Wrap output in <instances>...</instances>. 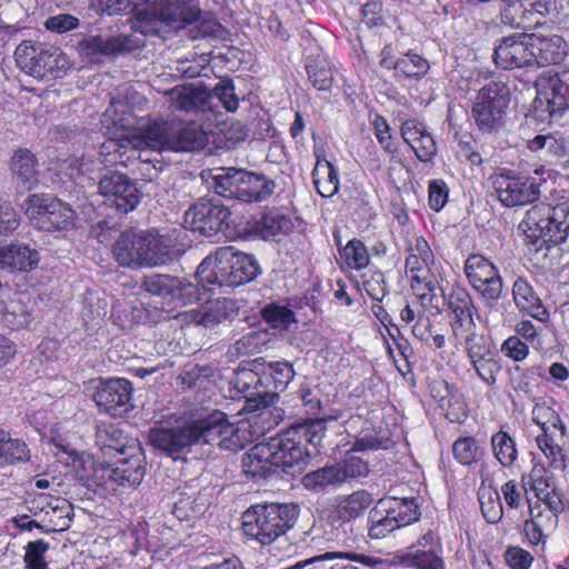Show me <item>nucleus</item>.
I'll return each instance as SVG.
<instances>
[{"mask_svg": "<svg viewBox=\"0 0 569 569\" xmlns=\"http://www.w3.org/2000/svg\"><path fill=\"white\" fill-rule=\"evenodd\" d=\"M532 421L540 428L546 427L559 428L561 435L566 436L568 432L567 426L558 415V412L547 406L546 403H536L532 408Z\"/></svg>", "mask_w": 569, "mask_h": 569, "instance_id": "52", "label": "nucleus"}, {"mask_svg": "<svg viewBox=\"0 0 569 569\" xmlns=\"http://www.w3.org/2000/svg\"><path fill=\"white\" fill-rule=\"evenodd\" d=\"M336 466L340 473V483L351 479L367 477L370 472L368 461L356 455H348L341 462L336 463Z\"/></svg>", "mask_w": 569, "mask_h": 569, "instance_id": "49", "label": "nucleus"}, {"mask_svg": "<svg viewBox=\"0 0 569 569\" xmlns=\"http://www.w3.org/2000/svg\"><path fill=\"white\" fill-rule=\"evenodd\" d=\"M24 563L27 569H48L46 553L49 550V543L42 539L30 541L24 547Z\"/></svg>", "mask_w": 569, "mask_h": 569, "instance_id": "57", "label": "nucleus"}, {"mask_svg": "<svg viewBox=\"0 0 569 569\" xmlns=\"http://www.w3.org/2000/svg\"><path fill=\"white\" fill-rule=\"evenodd\" d=\"M178 317H182L188 322L209 327L226 319V302L216 301L203 307L201 310L192 309L183 313H179Z\"/></svg>", "mask_w": 569, "mask_h": 569, "instance_id": "41", "label": "nucleus"}, {"mask_svg": "<svg viewBox=\"0 0 569 569\" xmlns=\"http://www.w3.org/2000/svg\"><path fill=\"white\" fill-rule=\"evenodd\" d=\"M24 210L30 222L43 231L71 230L78 218L70 204L49 194L29 196Z\"/></svg>", "mask_w": 569, "mask_h": 569, "instance_id": "8", "label": "nucleus"}, {"mask_svg": "<svg viewBox=\"0 0 569 569\" xmlns=\"http://www.w3.org/2000/svg\"><path fill=\"white\" fill-rule=\"evenodd\" d=\"M509 106V89L502 82L491 81L481 87L471 100V116L483 132L502 127Z\"/></svg>", "mask_w": 569, "mask_h": 569, "instance_id": "7", "label": "nucleus"}, {"mask_svg": "<svg viewBox=\"0 0 569 569\" xmlns=\"http://www.w3.org/2000/svg\"><path fill=\"white\" fill-rule=\"evenodd\" d=\"M536 101L550 116L569 109V67L553 74H542L536 81Z\"/></svg>", "mask_w": 569, "mask_h": 569, "instance_id": "16", "label": "nucleus"}, {"mask_svg": "<svg viewBox=\"0 0 569 569\" xmlns=\"http://www.w3.org/2000/svg\"><path fill=\"white\" fill-rule=\"evenodd\" d=\"M312 179L316 190L323 198L332 197L339 190L338 170L326 159L317 160L312 170Z\"/></svg>", "mask_w": 569, "mask_h": 569, "instance_id": "39", "label": "nucleus"}, {"mask_svg": "<svg viewBox=\"0 0 569 569\" xmlns=\"http://www.w3.org/2000/svg\"><path fill=\"white\" fill-rule=\"evenodd\" d=\"M262 316L273 328L288 329L295 322V313L286 306L270 305L263 308Z\"/></svg>", "mask_w": 569, "mask_h": 569, "instance_id": "60", "label": "nucleus"}, {"mask_svg": "<svg viewBox=\"0 0 569 569\" xmlns=\"http://www.w3.org/2000/svg\"><path fill=\"white\" fill-rule=\"evenodd\" d=\"M102 124L110 134L99 151L106 166H127L134 152L194 151L207 143L204 131L196 122L174 126L150 121L143 126L128 101L120 98L111 100Z\"/></svg>", "mask_w": 569, "mask_h": 569, "instance_id": "1", "label": "nucleus"}, {"mask_svg": "<svg viewBox=\"0 0 569 569\" xmlns=\"http://www.w3.org/2000/svg\"><path fill=\"white\" fill-rule=\"evenodd\" d=\"M217 99L229 112H234L239 107V99L234 93L233 82L229 79L221 80L210 92V101Z\"/></svg>", "mask_w": 569, "mask_h": 569, "instance_id": "59", "label": "nucleus"}, {"mask_svg": "<svg viewBox=\"0 0 569 569\" xmlns=\"http://www.w3.org/2000/svg\"><path fill=\"white\" fill-rule=\"evenodd\" d=\"M566 436L561 435L559 428H548L540 430L536 436V443L545 458L549 461L551 468H561L565 466Z\"/></svg>", "mask_w": 569, "mask_h": 569, "instance_id": "31", "label": "nucleus"}, {"mask_svg": "<svg viewBox=\"0 0 569 569\" xmlns=\"http://www.w3.org/2000/svg\"><path fill=\"white\" fill-rule=\"evenodd\" d=\"M347 552H323L321 555H312L319 559L312 562L311 569H359L350 559L346 558Z\"/></svg>", "mask_w": 569, "mask_h": 569, "instance_id": "61", "label": "nucleus"}, {"mask_svg": "<svg viewBox=\"0 0 569 569\" xmlns=\"http://www.w3.org/2000/svg\"><path fill=\"white\" fill-rule=\"evenodd\" d=\"M501 352L509 359L521 362L529 356V347L518 336L508 337L501 345Z\"/></svg>", "mask_w": 569, "mask_h": 569, "instance_id": "64", "label": "nucleus"}, {"mask_svg": "<svg viewBox=\"0 0 569 569\" xmlns=\"http://www.w3.org/2000/svg\"><path fill=\"white\" fill-rule=\"evenodd\" d=\"M29 510L33 516L42 518V532H60L69 529L72 522L73 509L69 501L66 499H51L48 497L39 496L32 501V507Z\"/></svg>", "mask_w": 569, "mask_h": 569, "instance_id": "19", "label": "nucleus"}, {"mask_svg": "<svg viewBox=\"0 0 569 569\" xmlns=\"http://www.w3.org/2000/svg\"><path fill=\"white\" fill-rule=\"evenodd\" d=\"M531 34L519 33L503 38L495 49L493 59L505 70L532 68Z\"/></svg>", "mask_w": 569, "mask_h": 569, "instance_id": "18", "label": "nucleus"}, {"mask_svg": "<svg viewBox=\"0 0 569 569\" xmlns=\"http://www.w3.org/2000/svg\"><path fill=\"white\" fill-rule=\"evenodd\" d=\"M372 501L371 493L366 490L339 496L333 505L332 515L342 522H349L362 516Z\"/></svg>", "mask_w": 569, "mask_h": 569, "instance_id": "33", "label": "nucleus"}, {"mask_svg": "<svg viewBox=\"0 0 569 569\" xmlns=\"http://www.w3.org/2000/svg\"><path fill=\"white\" fill-rule=\"evenodd\" d=\"M260 273L258 261L250 254L220 247L206 257L197 269L199 283L208 291L216 287H237L253 280Z\"/></svg>", "mask_w": 569, "mask_h": 569, "instance_id": "3", "label": "nucleus"}, {"mask_svg": "<svg viewBox=\"0 0 569 569\" xmlns=\"http://www.w3.org/2000/svg\"><path fill=\"white\" fill-rule=\"evenodd\" d=\"M143 233H122L113 244L112 253L118 263L122 267L142 268L147 256H143Z\"/></svg>", "mask_w": 569, "mask_h": 569, "instance_id": "29", "label": "nucleus"}, {"mask_svg": "<svg viewBox=\"0 0 569 569\" xmlns=\"http://www.w3.org/2000/svg\"><path fill=\"white\" fill-rule=\"evenodd\" d=\"M1 441L0 469L30 460V449L23 439L14 438L9 431L2 429Z\"/></svg>", "mask_w": 569, "mask_h": 569, "instance_id": "38", "label": "nucleus"}, {"mask_svg": "<svg viewBox=\"0 0 569 569\" xmlns=\"http://www.w3.org/2000/svg\"><path fill=\"white\" fill-rule=\"evenodd\" d=\"M269 341V335L261 330H251L239 338L233 347L239 356H251L261 352Z\"/></svg>", "mask_w": 569, "mask_h": 569, "instance_id": "50", "label": "nucleus"}, {"mask_svg": "<svg viewBox=\"0 0 569 569\" xmlns=\"http://www.w3.org/2000/svg\"><path fill=\"white\" fill-rule=\"evenodd\" d=\"M465 273L472 288L486 300L495 305L502 292V279L496 266L481 254H471L465 263Z\"/></svg>", "mask_w": 569, "mask_h": 569, "instance_id": "13", "label": "nucleus"}, {"mask_svg": "<svg viewBox=\"0 0 569 569\" xmlns=\"http://www.w3.org/2000/svg\"><path fill=\"white\" fill-rule=\"evenodd\" d=\"M40 256L36 249L21 242L0 246V268L8 271L31 270L39 263Z\"/></svg>", "mask_w": 569, "mask_h": 569, "instance_id": "28", "label": "nucleus"}, {"mask_svg": "<svg viewBox=\"0 0 569 569\" xmlns=\"http://www.w3.org/2000/svg\"><path fill=\"white\" fill-rule=\"evenodd\" d=\"M519 229L532 243H561L569 234V208L548 203L532 206L525 214Z\"/></svg>", "mask_w": 569, "mask_h": 569, "instance_id": "5", "label": "nucleus"}, {"mask_svg": "<svg viewBox=\"0 0 569 569\" xmlns=\"http://www.w3.org/2000/svg\"><path fill=\"white\" fill-rule=\"evenodd\" d=\"M413 547L395 555L397 561L408 568L443 569V561L436 550H413Z\"/></svg>", "mask_w": 569, "mask_h": 569, "instance_id": "40", "label": "nucleus"}, {"mask_svg": "<svg viewBox=\"0 0 569 569\" xmlns=\"http://www.w3.org/2000/svg\"><path fill=\"white\" fill-rule=\"evenodd\" d=\"M529 39L531 51L535 53L532 68L560 63L568 53L566 41L558 34L542 37L532 33Z\"/></svg>", "mask_w": 569, "mask_h": 569, "instance_id": "25", "label": "nucleus"}, {"mask_svg": "<svg viewBox=\"0 0 569 569\" xmlns=\"http://www.w3.org/2000/svg\"><path fill=\"white\" fill-rule=\"evenodd\" d=\"M36 156L26 148L18 149L11 157V171L14 181L23 190H31L38 184Z\"/></svg>", "mask_w": 569, "mask_h": 569, "instance_id": "32", "label": "nucleus"}, {"mask_svg": "<svg viewBox=\"0 0 569 569\" xmlns=\"http://www.w3.org/2000/svg\"><path fill=\"white\" fill-rule=\"evenodd\" d=\"M432 261H425L418 254H411L406 259V272L411 281L415 295L426 310L440 311L443 302V290L439 287L437 277L430 269Z\"/></svg>", "mask_w": 569, "mask_h": 569, "instance_id": "11", "label": "nucleus"}, {"mask_svg": "<svg viewBox=\"0 0 569 569\" xmlns=\"http://www.w3.org/2000/svg\"><path fill=\"white\" fill-rule=\"evenodd\" d=\"M18 67L38 79L60 77L68 68L67 57L54 47L22 41L14 51Z\"/></svg>", "mask_w": 569, "mask_h": 569, "instance_id": "10", "label": "nucleus"}, {"mask_svg": "<svg viewBox=\"0 0 569 569\" xmlns=\"http://www.w3.org/2000/svg\"><path fill=\"white\" fill-rule=\"evenodd\" d=\"M307 73L312 86L319 91H328L333 83L331 68L326 62H312L307 64Z\"/></svg>", "mask_w": 569, "mask_h": 569, "instance_id": "58", "label": "nucleus"}, {"mask_svg": "<svg viewBox=\"0 0 569 569\" xmlns=\"http://www.w3.org/2000/svg\"><path fill=\"white\" fill-rule=\"evenodd\" d=\"M258 375L250 369H242L236 372L232 385L238 392L246 398L243 410L257 411L266 408L271 398L268 393L253 392L251 389L259 382Z\"/></svg>", "mask_w": 569, "mask_h": 569, "instance_id": "36", "label": "nucleus"}, {"mask_svg": "<svg viewBox=\"0 0 569 569\" xmlns=\"http://www.w3.org/2000/svg\"><path fill=\"white\" fill-rule=\"evenodd\" d=\"M212 189L222 197L243 202H260L274 191L276 183L262 173L236 168H219L212 176Z\"/></svg>", "mask_w": 569, "mask_h": 569, "instance_id": "6", "label": "nucleus"}, {"mask_svg": "<svg viewBox=\"0 0 569 569\" xmlns=\"http://www.w3.org/2000/svg\"><path fill=\"white\" fill-rule=\"evenodd\" d=\"M512 296L516 306L539 321L548 318V311L540 298L525 278H517L512 286Z\"/></svg>", "mask_w": 569, "mask_h": 569, "instance_id": "35", "label": "nucleus"}, {"mask_svg": "<svg viewBox=\"0 0 569 569\" xmlns=\"http://www.w3.org/2000/svg\"><path fill=\"white\" fill-rule=\"evenodd\" d=\"M143 286L149 293L166 299H174L179 297L181 292L179 280L166 274H153L146 277Z\"/></svg>", "mask_w": 569, "mask_h": 569, "instance_id": "44", "label": "nucleus"}, {"mask_svg": "<svg viewBox=\"0 0 569 569\" xmlns=\"http://www.w3.org/2000/svg\"><path fill=\"white\" fill-rule=\"evenodd\" d=\"M128 46L127 37L90 36L78 43L79 53L90 61H100L101 58L122 52Z\"/></svg>", "mask_w": 569, "mask_h": 569, "instance_id": "30", "label": "nucleus"}, {"mask_svg": "<svg viewBox=\"0 0 569 569\" xmlns=\"http://www.w3.org/2000/svg\"><path fill=\"white\" fill-rule=\"evenodd\" d=\"M379 510L392 517L399 529L416 522L420 517L419 507L415 498L388 497L378 501Z\"/></svg>", "mask_w": 569, "mask_h": 569, "instance_id": "34", "label": "nucleus"}, {"mask_svg": "<svg viewBox=\"0 0 569 569\" xmlns=\"http://www.w3.org/2000/svg\"><path fill=\"white\" fill-rule=\"evenodd\" d=\"M326 431L325 419H307L271 438L270 445L279 469L288 473L302 471L317 453Z\"/></svg>", "mask_w": 569, "mask_h": 569, "instance_id": "2", "label": "nucleus"}, {"mask_svg": "<svg viewBox=\"0 0 569 569\" xmlns=\"http://www.w3.org/2000/svg\"><path fill=\"white\" fill-rule=\"evenodd\" d=\"M346 264L356 270L366 268L370 258L367 247L359 240H350L341 251Z\"/></svg>", "mask_w": 569, "mask_h": 569, "instance_id": "55", "label": "nucleus"}, {"mask_svg": "<svg viewBox=\"0 0 569 569\" xmlns=\"http://www.w3.org/2000/svg\"><path fill=\"white\" fill-rule=\"evenodd\" d=\"M339 470L336 465L326 466L302 477V485L307 489L322 490L328 486L340 483Z\"/></svg>", "mask_w": 569, "mask_h": 569, "instance_id": "47", "label": "nucleus"}, {"mask_svg": "<svg viewBox=\"0 0 569 569\" xmlns=\"http://www.w3.org/2000/svg\"><path fill=\"white\" fill-rule=\"evenodd\" d=\"M490 442L493 456L499 463L502 467L513 466L518 458V451L511 436L503 430H499L491 436Z\"/></svg>", "mask_w": 569, "mask_h": 569, "instance_id": "42", "label": "nucleus"}, {"mask_svg": "<svg viewBox=\"0 0 569 569\" xmlns=\"http://www.w3.org/2000/svg\"><path fill=\"white\" fill-rule=\"evenodd\" d=\"M21 223L18 210L9 201H0V237H9Z\"/></svg>", "mask_w": 569, "mask_h": 569, "instance_id": "62", "label": "nucleus"}, {"mask_svg": "<svg viewBox=\"0 0 569 569\" xmlns=\"http://www.w3.org/2000/svg\"><path fill=\"white\" fill-rule=\"evenodd\" d=\"M527 500L529 517L523 521V531L529 543L538 546L556 530L559 521L558 517L561 512H555L548 507H542L539 501Z\"/></svg>", "mask_w": 569, "mask_h": 569, "instance_id": "23", "label": "nucleus"}, {"mask_svg": "<svg viewBox=\"0 0 569 569\" xmlns=\"http://www.w3.org/2000/svg\"><path fill=\"white\" fill-rule=\"evenodd\" d=\"M150 443L170 455L181 452L196 445L191 421L178 428H152L149 432Z\"/></svg>", "mask_w": 569, "mask_h": 569, "instance_id": "24", "label": "nucleus"}, {"mask_svg": "<svg viewBox=\"0 0 569 569\" xmlns=\"http://www.w3.org/2000/svg\"><path fill=\"white\" fill-rule=\"evenodd\" d=\"M527 148L540 159L548 160L560 154V142L551 133L538 134L527 141Z\"/></svg>", "mask_w": 569, "mask_h": 569, "instance_id": "51", "label": "nucleus"}, {"mask_svg": "<svg viewBox=\"0 0 569 569\" xmlns=\"http://www.w3.org/2000/svg\"><path fill=\"white\" fill-rule=\"evenodd\" d=\"M452 453L459 463L471 466L480 459L483 450L473 437H460L452 445Z\"/></svg>", "mask_w": 569, "mask_h": 569, "instance_id": "48", "label": "nucleus"}, {"mask_svg": "<svg viewBox=\"0 0 569 569\" xmlns=\"http://www.w3.org/2000/svg\"><path fill=\"white\" fill-rule=\"evenodd\" d=\"M299 516L295 503L256 505L244 511L242 529L247 537L270 545L291 529Z\"/></svg>", "mask_w": 569, "mask_h": 569, "instance_id": "4", "label": "nucleus"}, {"mask_svg": "<svg viewBox=\"0 0 569 569\" xmlns=\"http://www.w3.org/2000/svg\"><path fill=\"white\" fill-rule=\"evenodd\" d=\"M97 406L111 415L120 417L132 408V385L123 378L101 381L93 393Z\"/></svg>", "mask_w": 569, "mask_h": 569, "instance_id": "17", "label": "nucleus"}, {"mask_svg": "<svg viewBox=\"0 0 569 569\" xmlns=\"http://www.w3.org/2000/svg\"><path fill=\"white\" fill-rule=\"evenodd\" d=\"M170 107L174 111L196 112L210 103V91L201 86H177L168 92Z\"/></svg>", "mask_w": 569, "mask_h": 569, "instance_id": "27", "label": "nucleus"}, {"mask_svg": "<svg viewBox=\"0 0 569 569\" xmlns=\"http://www.w3.org/2000/svg\"><path fill=\"white\" fill-rule=\"evenodd\" d=\"M492 186L498 199L506 207L525 206L540 197L539 182L532 177L499 173L493 177Z\"/></svg>", "mask_w": 569, "mask_h": 569, "instance_id": "14", "label": "nucleus"}, {"mask_svg": "<svg viewBox=\"0 0 569 569\" xmlns=\"http://www.w3.org/2000/svg\"><path fill=\"white\" fill-rule=\"evenodd\" d=\"M190 421L196 445L234 451L241 449L246 442V438L240 435V429L230 422L222 411L216 410Z\"/></svg>", "mask_w": 569, "mask_h": 569, "instance_id": "9", "label": "nucleus"}, {"mask_svg": "<svg viewBox=\"0 0 569 569\" xmlns=\"http://www.w3.org/2000/svg\"><path fill=\"white\" fill-rule=\"evenodd\" d=\"M448 307L453 315L451 329L458 343H467L475 337H485L477 331L473 320V302L466 289L453 288L448 295Z\"/></svg>", "mask_w": 569, "mask_h": 569, "instance_id": "15", "label": "nucleus"}, {"mask_svg": "<svg viewBox=\"0 0 569 569\" xmlns=\"http://www.w3.org/2000/svg\"><path fill=\"white\" fill-rule=\"evenodd\" d=\"M393 69L408 78H421L427 73L429 63L419 54L408 53L393 63Z\"/></svg>", "mask_w": 569, "mask_h": 569, "instance_id": "53", "label": "nucleus"}, {"mask_svg": "<svg viewBox=\"0 0 569 569\" xmlns=\"http://www.w3.org/2000/svg\"><path fill=\"white\" fill-rule=\"evenodd\" d=\"M463 347L467 358L479 379L488 386L495 385L501 366L486 337H475L463 343Z\"/></svg>", "mask_w": 569, "mask_h": 569, "instance_id": "22", "label": "nucleus"}, {"mask_svg": "<svg viewBox=\"0 0 569 569\" xmlns=\"http://www.w3.org/2000/svg\"><path fill=\"white\" fill-rule=\"evenodd\" d=\"M399 529V525H396L392 521V517L379 510V503L377 502L376 507L370 512V527H369V536L372 539H382L387 537L389 533Z\"/></svg>", "mask_w": 569, "mask_h": 569, "instance_id": "56", "label": "nucleus"}, {"mask_svg": "<svg viewBox=\"0 0 569 569\" xmlns=\"http://www.w3.org/2000/svg\"><path fill=\"white\" fill-rule=\"evenodd\" d=\"M556 485L553 473L543 463H535L528 476L522 478V488H528L535 495Z\"/></svg>", "mask_w": 569, "mask_h": 569, "instance_id": "46", "label": "nucleus"}, {"mask_svg": "<svg viewBox=\"0 0 569 569\" xmlns=\"http://www.w3.org/2000/svg\"><path fill=\"white\" fill-rule=\"evenodd\" d=\"M97 443L101 448L120 450L124 446L123 431L116 423H100L96 431Z\"/></svg>", "mask_w": 569, "mask_h": 569, "instance_id": "54", "label": "nucleus"}, {"mask_svg": "<svg viewBox=\"0 0 569 569\" xmlns=\"http://www.w3.org/2000/svg\"><path fill=\"white\" fill-rule=\"evenodd\" d=\"M144 477V468L141 460L130 459L120 461L117 465L102 466L96 470V478L109 490L121 492L123 488L139 486Z\"/></svg>", "mask_w": 569, "mask_h": 569, "instance_id": "20", "label": "nucleus"}, {"mask_svg": "<svg viewBox=\"0 0 569 569\" xmlns=\"http://www.w3.org/2000/svg\"><path fill=\"white\" fill-rule=\"evenodd\" d=\"M333 539L332 531L330 533L326 532L322 527H312L309 532L306 533L303 538V543L310 549L313 555H318L317 552H328V545Z\"/></svg>", "mask_w": 569, "mask_h": 569, "instance_id": "63", "label": "nucleus"}, {"mask_svg": "<svg viewBox=\"0 0 569 569\" xmlns=\"http://www.w3.org/2000/svg\"><path fill=\"white\" fill-rule=\"evenodd\" d=\"M99 192L111 206L126 213L133 210L140 202L138 188L120 172H111L100 179Z\"/></svg>", "mask_w": 569, "mask_h": 569, "instance_id": "21", "label": "nucleus"}, {"mask_svg": "<svg viewBox=\"0 0 569 569\" xmlns=\"http://www.w3.org/2000/svg\"><path fill=\"white\" fill-rule=\"evenodd\" d=\"M231 212L219 200L199 199L184 212V226L206 237H212L229 226Z\"/></svg>", "mask_w": 569, "mask_h": 569, "instance_id": "12", "label": "nucleus"}, {"mask_svg": "<svg viewBox=\"0 0 569 569\" xmlns=\"http://www.w3.org/2000/svg\"><path fill=\"white\" fill-rule=\"evenodd\" d=\"M479 503L482 516L489 523H497L503 515L499 492L491 486H481L478 491Z\"/></svg>", "mask_w": 569, "mask_h": 569, "instance_id": "43", "label": "nucleus"}, {"mask_svg": "<svg viewBox=\"0 0 569 569\" xmlns=\"http://www.w3.org/2000/svg\"><path fill=\"white\" fill-rule=\"evenodd\" d=\"M291 226L290 218L273 210L262 216L259 222V231L263 239H272L279 234L288 233Z\"/></svg>", "mask_w": 569, "mask_h": 569, "instance_id": "45", "label": "nucleus"}, {"mask_svg": "<svg viewBox=\"0 0 569 569\" xmlns=\"http://www.w3.org/2000/svg\"><path fill=\"white\" fill-rule=\"evenodd\" d=\"M242 469L252 479L267 478L279 470L270 441L254 445L242 458Z\"/></svg>", "mask_w": 569, "mask_h": 569, "instance_id": "26", "label": "nucleus"}, {"mask_svg": "<svg viewBox=\"0 0 569 569\" xmlns=\"http://www.w3.org/2000/svg\"><path fill=\"white\" fill-rule=\"evenodd\" d=\"M143 242L148 244L143 248V256H147L148 260L143 261V267L162 266L176 257L173 240L170 237L149 232L143 234Z\"/></svg>", "mask_w": 569, "mask_h": 569, "instance_id": "37", "label": "nucleus"}]
</instances>
